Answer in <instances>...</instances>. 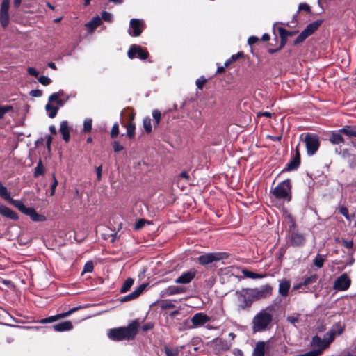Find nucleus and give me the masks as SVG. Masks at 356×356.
<instances>
[{"instance_id": "nucleus-21", "label": "nucleus", "mask_w": 356, "mask_h": 356, "mask_svg": "<svg viewBox=\"0 0 356 356\" xmlns=\"http://www.w3.org/2000/svg\"><path fill=\"white\" fill-rule=\"evenodd\" d=\"M291 288V282L286 279H282L279 280V294L282 297L288 296L289 289Z\"/></svg>"}, {"instance_id": "nucleus-36", "label": "nucleus", "mask_w": 356, "mask_h": 356, "mask_svg": "<svg viewBox=\"0 0 356 356\" xmlns=\"http://www.w3.org/2000/svg\"><path fill=\"white\" fill-rule=\"evenodd\" d=\"M325 261V256L318 254L314 258L313 263L317 268H321L323 266Z\"/></svg>"}, {"instance_id": "nucleus-49", "label": "nucleus", "mask_w": 356, "mask_h": 356, "mask_svg": "<svg viewBox=\"0 0 356 356\" xmlns=\"http://www.w3.org/2000/svg\"><path fill=\"white\" fill-rule=\"evenodd\" d=\"M206 82H207V79H205L203 77H201L196 80L195 83H196L197 88L201 90L203 88L204 85L206 83Z\"/></svg>"}, {"instance_id": "nucleus-47", "label": "nucleus", "mask_w": 356, "mask_h": 356, "mask_svg": "<svg viewBox=\"0 0 356 356\" xmlns=\"http://www.w3.org/2000/svg\"><path fill=\"white\" fill-rule=\"evenodd\" d=\"M135 125L132 123L129 124L127 127V136L129 138H132L134 136Z\"/></svg>"}, {"instance_id": "nucleus-63", "label": "nucleus", "mask_w": 356, "mask_h": 356, "mask_svg": "<svg viewBox=\"0 0 356 356\" xmlns=\"http://www.w3.org/2000/svg\"><path fill=\"white\" fill-rule=\"evenodd\" d=\"M303 286H305V284H304V282H300V283H298V284H295L293 286L292 290L293 291L299 290V289H302Z\"/></svg>"}, {"instance_id": "nucleus-15", "label": "nucleus", "mask_w": 356, "mask_h": 356, "mask_svg": "<svg viewBox=\"0 0 356 356\" xmlns=\"http://www.w3.org/2000/svg\"><path fill=\"white\" fill-rule=\"evenodd\" d=\"M221 258L220 253H207L200 256L197 258V261L200 264L206 265L213 261H219Z\"/></svg>"}, {"instance_id": "nucleus-59", "label": "nucleus", "mask_w": 356, "mask_h": 356, "mask_svg": "<svg viewBox=\"0 0 356 356\" xmlns=\"http://www.w3.org/2000/svg\"><path fill=\"white\" fill-rule=\"evenodd\" d=\"M298 9L299 10H304L307 12L310 11V8L307 3H300Z\"/></svg>"}, {"instance_id": "nucleus-42", "label": "nucleus", "mask_w": 356, "mask_h": 356, "mask_svg": "<svg viewBox=\"0 0 356 356\" xmlns=\"http://www.w3.org/2000/svg\"><path fill=\"white\" fill-rule=\"evenodd\" d=\"M101 19L102 20H104L108 22H111L113 20V15L111 13L108 12L104 11L102 13Z\"/></svg>"}, {"instance_id": "nucleus-33", "label": "nucleus", "mask_w": 356, "mask_h": 356, "mask_svg": "<svg viewBox=\"0 0 356 356\" xmlns=\"http://www.w3.org/2000/svg\"><path fill=\"white\" fill-rule=\"evenodd\" d=\"M341 134L342 133H333L332 134L330 138V141L332 143V144H336V145H339V144H341V143H343V138L341 136Z\"/></svg>"}, {"instance_id": "nucleus-23", "label": "nucleus", "mask_w": 356, "mask_h": 356, "mask_svg": "<svg viewBox=\"0 0 356 356\" xmlns=\"http://www.w3.org/2000/svg\"><path fill=\"white\" fill-rule=\"evenodd\" d=\"M53 327L56 332H64L71 330L73 325L71 321H66L53 325Z\"/></svg>"}, {"instance_id": "nucleus-20", "label": "nucleus", "mask_w": 356, "mask_h": 356, "mask_svg": "<svg viewBox=\"0 0 356 356\" xmlns=\"http://www.w3.org/2000/svg\"><path fill=\"white\" fill-rule=\"evenodd\" d=\"M70 130L71 128L69 122L67 120H63L60 122L59 132L62 135L63 139L66 142H69L70 139Z\"/></svg>"}, {"instance_id": "nucleus-51", "label": "nucleus", "mask_w": 356, "mask_h": 356, "mask_svg": "<svg viewBox=\"0 0 356 356\" xmlns=\"http://www.w3.org/2000/svg\"><path fill=\"white\" fill-rule=\"evenodd\" d=\"M307 36L305 35V34L302 32L300 33V34L297 37V38L294 40V44H298L299 43H301L303 42Z\"/></svg>"}, {"instance_id": "nucleus-5", "label": "nucleus", "mask_w": 356, "mask_h": 356, "mask_svg": "<svg viewBox=\"0 0 356 356\" xmlns=\"http://www.w3.org/2000/svg\"><path fill=\"white\" fill-rule=\"evenodd\" d=\"M291 188L290 181L284 180L274 188L273 194L276 198L289 202L291 200Z\"/></svg>"}, {"instance_id": "nucleus-56", "label": "nucleus", "mask_w": 356, "mask_h": 356, "mask_svg": "<svg viewBox=\"0 0 356 356\" xmlns=\"http://www.w3.org/2000/svg\"><path fill=\"white\" fill-rule=\"evenodd\" d=\"M27 72L30 75L34 76L35 77H38L39 74V72L33 67H29L27 69Z\"/></svg>"}, {"instance_id": "nucleus-60", "label": "nucleus", "mask_w": 356, "mask_h": 356, "mask_svg": "<svg viewBox=\"0 0 356 356\" xmlns=\"http://www.w3.org/2000/svg\"><path fill=\"white\" fill-rule=\"evenodd\" d=\"M258 41V38L256 36H251L248 38V42L249 45H252Z\"/></svg>"}, {"instance_id": "nucleus-27", "label": "nucleus", "mask_w": 356, "mask_h": 356, "mask_svg": "<svg viewBox=\"0 0 356 356\" xmlns=\"http://www.w3.org/2000/svg\"><path fill=\"white\" fill-rule=\"evenodd\" d=\"M299 164H300V152L298 151V147L297 146L296 148V156L291 161H290L288 163L286 170H292L296 169L298 167Z\"/></svg>"}, {"instance_id": "nucleus-4", "label": "nucleus", "mask_w": 356, "mask_h": 356, "mask_svg": "<svg viewBox=\"0 0 356 356\" xmlns=\"http://www.w3.org/2000/svg\"><path fill=\"white\" fill-rule=\"evenodd\" d=\"M250 288H243L234 293L236 305L238 312L249 309L254 302Z\"/></svg>"}, {"instance_id": "nucleus-43", "label": "nucleus", "mask_w": 356, "mask_h": 356, "mask_svg": "<svg viewBox=\"0 0 356 356\" xmlns=\"http://www.w3.org/2000/svg\"><path fill=\"white\" fill-rule=\"evenodd\" d=\"M316 279H317V275H316V274H314L309 277L305 278V280L303 281L305 286H307L312 283L315 282L316 281Z\"/></svg>"}, {"instance_id": "nucleus-31", "label": "nucleus", "mask_w": 356, "mask_h": 356, "mask_svg": "<svg viewBox=\"0 0 356 356\" xmlns=\"http://www.w3.org/2000/svg\"><path fill=\"white\" fill-rule=\"evenodd\" d=\"M339 132L344 134L348 137H356V127L345 126L339 130Z\"/></svg>"}, {"instance_id": "nucleus-61", "label": "nucleus", "mask_w": 356, "mask_h": 356, "mask_svg": "<svg viewBox=\"0 0 356 356\" xmlns=\"http://www.w3.org/2000/svg\"><path fill=\"white\" fill-rule=\"evenodd\" d=\"M102 166H99L96 168V175L97 181H100L102 177Z\"/></svg>"}, {"instance_id": "nucleus-19", "label": "nucleus", "mask_w": 356, "mask_h": 356, "mask_svg": "<svg viewBox=\"0 0 356 356\" xmlns=\"http://www.w3.org/2000/svg\"><path fill=\"white\" fill-rule=\"evenodd\" d=\"M147 284H143L139 286L136 290H134L132 293L121 298L120 302H127L138 298L145 289Z\"/></svg>"}, {"instance_id": "nucleus-3", "label": "nucleus", "mask_w": 356, "mask_h": 356, "mask_svg": "<svg viewBox=\"0 0 356 356\" xmlns=\"http://www.w3.org/2000/svg\"><path fill=\"white\" fill-rule=\"evenodd\" d=\"M71 97L70 95L65 93L63 90L50 95L48 102L45 106V111L48 116L50 118H55L59 108L63 106Z\"/></svg>"}, {"instance_id": "nucleus-37", "label": "nucleus", "mask_w": 356, "mask_h": 356, "mask_svg": "<svg viewBox=\"0 0 356 356\" xmlns=\"http://www.w3.org/2000/svg\"><path fill=\"white\" fill-rule=\"evenodd\" d=\"M102 19L99 16L94 17L92 20H90V32H92L95 28L100 26L102 24Z\"/></svg>"}, {"instance_id": "nucleus-46", "label": "nucleus", "mask_w": 356, "mask_h": 356, "mask_svg": "<svg viewBox=\"0 0 356 356\" xmlns=\"http://www.w3.org/2000/svg\"><path fill=\"white\" fill-rule=\"evenodd\" d=\"M299 317H300V314H295L287 316L286 319L290 323L295 325L296 323L298 322Z\"/></svg>"}, {"instance_id": "nucleus-22", "label": "nucleus", "mask_w": 356, "mask_h": 356, "mask_svg": "<svg viewBox=\"0 0 356 356\" xmlns=\"http://www.w3.org/2000/svg\"><path fill=\"white\" fill-rule=\"evenodd\" d=\"M195 273L192 271L186 272L182 273L179 277L175 280L177 284H188L194 277Z\"/></svg>"}, {"instance_id": "nucleus-53", "label": "nucleus", "mask_w": 356, "mask_h": 356, "mask_svg": "<svg viewBox=\"0 0 356 356\" xmlns=\"http://www.w3.org/2000/svg\"><path fill=\"white\" fill-rule=\"evenodd\" d=\"M12 109L10 106H0V119L2 118L6 113Z\"/></svg>"}, {"instance_id": "nucleus-7", "label": "nucleus", "mask_w": 356, "mask_h": 356, "mask_svg": "<svg viewBox=\"0 0 356 356\" xmlns=\"http://www.w3.org/2000/svg\"><path fill=\"white\" fill-rule=\"evenodd\" d=\"M253 301L266 298L272 295L273 287L270 284L262 285L258 288H250Z\"/></svg>"}, {"instance_id": "nucleus-14", "label": "nucleus", "mask_w": 356, "mask_h": 356, "mask_svg": "<svg viewBox=\"0 0 356 356\" xmlns=\"http://www.w3.org/2000/svg\"><path fill=\"white\" fill-rule=\"evenodd\" d=\"M213 343L214 346L213 349L218 354L229 350L232 346L231 341L222 339H216L213 340Z\"/></svg>"}, {"instance_id": "nucleus-6", "label": "nucleus", "mask_w": 356, "mask_h": 356, "mask_svg": "<svg viewBox=\"0 0 356 356\" xmlns=\"http://www.w3.org/2000/svg\"><path fill=\"white\" fill-rule=\"evenodd\" d=\"M334 339V333L333 331H330L325 336L324 339H321L319 337L315 336L312 339V346L315 349L314 350H320L321 354L327 348L330 343Z\"/></svg>"}, {"instance_id": "nucleus-50", "label": "nucleus", "mask_w": 356, "mask_h": 356, "mask_svg": "<svg viewBox=\"0 0 356 356\" xmlns=\"http://www.w3.org/2000/svg\"><path fill=\"white\" fill-rule=\"evenodd\" d=\"M319 355H321V351L320 350H312L309 351L307 353L298 355V356H318Z\"/></svg>"}, {"instance_id": "nucleus-58", "label": "nucleus", "mask_w": 356, "mask_h": 356, "mask_svg": "<svg viewBox=\"0 0 356 356\" xmlns=\"http://www.w3.org/2000/svg\"><path fill=\"white\" fill-rule=\"evenodd\" d=\"M52 176H53L54 182H53V184L51 185V195H54L55 189H56V186L58 184V181H57L56 177H55L54 174H53Z\"/></svg>"}, {"instance_id": "nucleus-62", "label": "nucleus", "mask_w": 356, "mask_h": 356, "mask_svg": "<svg viewBox=\"0 0 356 356\" xmlns=\"http://www.w3.org/2000/svg\"><path fill=\"white\" fill-rule=\"evenodd\" d=\"M173 307H174V305H173V304L170 301H165L161 305V307L163 308V309L172 308Z\"/></svg>"}, {"instance_id": "nucleus-12", "label": "nucleus", "mask_w": 356, "mask_h": 356, "mask_svg": "<svg viewBox=\"0 0 356 356\" xmlns=\"http://www.w3.org/2000/svg\"><path fill=\"white\" fill-rule=\"evenodd\" d=\"M351 284V280L346 273H343L337 278L335 280L333 289L337 291H346Z\"/></svg>"}, {"instance_id": "nucleus-35", "label": "nucleus", "mask_w": 356, "mask_h": 356, "mask_svg": "<svg viewBox=\"0 0 356 356\" xmlns=\"http://www.w3.org/2000/svg\"><path fill=\"white\" fill-rule=\"evenodd\" d=\"M244 277L251 279H259L264 277V275L257 274L251 271H249L246 269H243L241 270Z\"/></svg>"}, {"instance_id": "nucleus-54", "label": "nucleus", "mask_w": 356, "mask_h": 356, "mask_svg": "<svg viewBox=\"0 0 356 356\" xmlns=\"http://www.w3.org/2000/svg\"><path fill=\"white\" fill-rule=\"evenodd\" d=\"M331 331H333V332L334 333V336L336 335V334L340 335L343 332V327H341L340 325H336L335 327Z\"/></svg>"}, {"instance_id": "nucleus-30", "label": "nucleus", "mask_w": 356, "mask_h": 356, "mask_svg": "<svg viewBox=\"0 0 356 356\" xmlns=\"http://www.w3.org/2000/svg\"><path fill=\"white\" fill-rule=\"evenodd\" d=\"M278 32L282 40V45H284L286 43V38L289 36H291L296 33V31H289L282 27L278 28Z\"/></svg>"}, {"instance_id": "nucleus-16", "label": "nucleus", "mask_w": 356, "mask_h": 356, "mask_svg": "<svg viewBox=\"0 0 356 356\" xmlns=\"http://www.w3.org/2000/svg\"><path fill=\"white\" fill-rule=\"evenodd\" d=\"M270 341H259L256 343L253 349L252 356H265L266 352L268 350V343Z\"/></svg>"}, {"instance_id": "nucleus-55", "label": "nucleus", "mask_w": 356, "mask_h": 356, "mask_svg": "<svg viewBox=\"0 0 356 356\" xmlns=\"http://www.w3.org/2000/svg\"><path fill=\"white\" fill-rule=\"evenodd\" d=\"M113 148L115 152H118L123 149V146L118 141L113 143Z\"/></svg>"}, {"instance_id": "nucleus-13", "label": "nucleus", "mask_w": 356, "mask_h": 356, "mask_svg": "<svg viewBox=\"0 0 356 356\" xmlns=\"http://www.w3.org/2000/svg\"><path fill=\"white\" fill-rule=\"evenodd\" d=\"M127 55L131 59L138 57L142 60H145L148 56V52L142 49L140 46L133 44L129 47Z\"/></svg>"}, {"instance_id": "nucleus-52", "label": "nucleus", "mask_w": 356, "mask_h": 356, "mask_svg": "<svg viewBox=\"0 0 356 356\" xmlns=\"http://www.w3.org/2000/svg\"><path fill=\"white\" fill-rule=\"evenodd\" d=\"M165 353L166 354V356H178V351L176 350H172L168 347L165 346L164 348Z\"/></svg>"}, {"instance_id": "nucleus-2", "label": "nucleus", "mask_w": 356, "mask_h": 356, "mask_svg": "<svg viewBox=\"0 0 356 356\" xmlns=\"http://www.w3.org/2000/svg\"><path fill=\"white\" fill-rule=\"evenodd\" d=\"M140 324V323L138 320H134L127 327L110 329L108 331V337L113 341L131 339L137 334Z\"/></svg>"}, {"instance_id": "nucleus-44", "label": "nucleus", "mask_w": 356, "mask_h": 356, "mask_svg": "<svg viewBox=\"0 0 356 356\" xmlns=\"http://www.w3.org/2000/svg\"><path fill=\"white\" fill-rule=\"evenodd\" d=\"M38 81L44 86H48L51 83V79L46 76H41L38 77Z\"/></svg>"}, {"instance_id": "nucleus-29", "label": "nucleus", "mask_w": 356, "mask_h": 356, "mask_svg": "<svg viewBox=\"0 0 356 356\" xmlns=\"http://www.w3.org/2000/svg\"><path fill=\"white\" fill-rule=\"evenodd\" d=\"M184 292V290L181 286H170L165 289L163 291V295L172 296L175 294L182 293Z\"/></svg>"}, {"instance_id": "nucleus-40", "label": "nucleus", "mask_w": 356, "mask_h": 356, "mask_svg": "<svg viewBox=\"0 0 356 356\" xmlns=\"http://www.w3.org/2000/svg\"><path fill=\"white\" fill-rule=\"evenodd\" d=\"M143 127L147 133L152 131V122L149 118H146L143 120Z\"/></svg>"}, {"instance_id": "nucleus-11", "label": "nucleus", "mask_w": 356, "mask_h": 356, "mask_svg": "<svg viewBox=\"0 0 356 356\" xmlns=\"http://www.w3.org/2000/svg\"><path fill=\"white\" fill-rule=\"evenodd\" d=\"M10 0H3L0 10V22L3 28L8 26L10 22L8 13Z\"/></svg>"}, {"instance_id": "nucleus-26", "label": "nucleus", "mask_w": 356, "mask_h": 356, "mask_svg": "<svg viewBox=\"0 0 356 356\" xmlns=\"http://www.w3.org/2000/svg\"><path fill=\"white\" fill-rule=\"evenodd\" d=\"M291 243L293 245L300 246L305 243V239L302 234L299 233H292L291 234Z\"/></svg>"}, {"instance_id": "nucleus-18", "label": "nucleus", "mask_w": 356, "mask_h": 356, "mask_svg": "<svg viewBox=\"0 0 356 356\" xmlns=\"http://www.w3.org/2000/svg\"><path fill=\"white\" fill-rule=\"evenodd\" d=\"M79 308L80 307H74V308L70 309L67 312L58 314H57L56 316H50V317L42 319L40 321V323H51V322L56 321H57L58 319L64 318L65 317L69 316L71 314H72L73 312H76Z\"/></svg>"}, {"instance_id": "nucleus-34", "label": "nucleus", "mask_w": 356, "mask_h": 356, "mask_svg": "<svg viewBox=\"0 0 356 356\" xmlns=\"http://www.w3.org/2000/svg\"><path fill=\"white\" fill-rule=\"evenodd\" d=\"M134 282V279L130 278V277L127 278L124 281V284H122V286L120 290V293H125V292L128 291L131 289V287L133 286Z\"/></svg>"}, {"instance_id": "nucleus-45", "label": "nucleus", "mask_w": 356, "mask_h": 356, "mask_svg": "<svg viewBox=\"0 0 356 356\" xmlns=\"http://www.w3.org/2000/svg\"><path fill=\"white\" fill-rule=\"evenodd\" d=\"M119 134V125L116 122L113 125L111 131V136L112 138H115L117 137V136Z\"/></svg>"}, {"instance_id": "nucleus-25", "label": "nucleus", "mask_w": 356, "mask_h": 356, "mask_svg": "<svg viewBox=\"0 0 356 356\" xmlns=\"http://www.w3.org/2000/svg\"><path fill=\"white\" fill-rule=\"evenodd\" d=\"M321 22H322L321 20H318L310 23L302 32L304 33L306 36L309 37L312 33H314L316 30L318 29V28L321 24Z\"/></svg>"}, {"instance_id": "nucleus-38", "label": "nucleus", "mask_w": 356, "mask_h": 356, "mask_svg": "<svg viewBox=\"0 0 356 356\" xmlns=\"http://www.w3.org/2000/svg\"><path fill=\"white\" fill-rule=\"evenodd\" d=\"M243 56V52H238L236 54L232 55L229 59L225 62V67H228L232 63L236 61Z\"/></svg>"}, {"instance_id": "nucleus-41", "label": "nucleus", "mask_w": 356, "mask_h": 356, "mask_svg": "<svg viewBox=\"0 0 356 356\" xmlns=\"http://www.w3.org/2000/svg\"><path fill=\"white\" fill-rule=\"evenodd\" d=\"M146 224L149 225V222L144 220V219H139L136 223L135 224L134 229L136 230L142 229Z\"/></svg>"}, {"instance_id": "nucleus-48", "label": "nucleus", "mask_w": 356, "mask_h": 356, "mask_svg": "<svg viewBox=\"0 0 356 356\" xmlns=\"http://www.w3.org/2000/svg\"><path fill=\"white\" fill-rule=\"evenodd\" d=\"M152 117L155 120L156 124L158 125L161 120V113L158 110H154L152 111Z\"/></svg>"}, {"instance_id": "nucleus-17", "label": "nucleus", "mask_w": 356, "mask_h": 356, "mask_svg": "<svg viewBox=\"0 0 356 356\" xmlns=\"http://www.w3.org/2000/svg\"><path fill=\"white\" fill-rule=\"evenodd\" d=\"M211 318L207 314L200 312L195 314L191 318V322L195 327H200L209 322Z\"/></svg>"}, {"instance_id": "nucleus-32", "label": "nucleus", "mask_w": 356, "mask_h": 356, "mask_svg": "<svg viewBox=\"0 0 356 356\" xmlns=\"http://www.w3.org/2000/svg\"><path fill=\"white\" fill-rule=\"evenodd\" d=\"M238 270H239V269L238 268H235V267H233V266H230V267L226 268L223 270V274L222 275L221 279L224 280L225 276H227V277L229 276V277H237L236 274L238 273Z\"/></svg>"}, {"instance_id": "nucleus-9", "label": "nucleus", "mask_w": 356, "mask_h": 356, "mask_svg": "<svg viewBox=\"0 0 356 356\" xmlns=\"http://www.w3.org/2000/svg\"><path fill=\"white\" fill-rule=\"evenodd\" d=\"M13 203H15V207L21 212L29 216L32 220L35 222H40L45 220V217L44 216L38 214L33 208L26 207L21 201L14 202Z\"/></svg>"}, {"instance_id": "nucleus-39", "label": "nucleus", "mask_w": 356, "mask_h": 356, "mask_svg": "<svg viewBox=\"0 0 356 356\" xmlns=\"http://www.w3.org/2000/svg\"><path fill=\"white\" fill-rule=\"evenodd\" d=\"M44 172V167L42 164L41 161H40L38 162L37 166L35 168L34 177H37L40 175H43Z\"/></svg>"}, {"instance_id": "nucleus-1", "label": "nucleus", "mask_w": 356, "mask_h": 356, "mask_svg": "<svg viewBox=\"0 0 356 356\" xmlns=\"http://www.w3.org/2000/svg\"><path fill=\"white\" fill-rule=\"evenodd\" d=\"M273 319V316L270 307L261 309L252 318V332L257 333L269 330L272 326Z\"/></svg>"}, {"instance_id": "nucleus-10", "label": "nucleus", "mask_w": 356, "mask_h": 356, "mask_svg": "<svg viewBox=\"0 0 356 356\" xmlns=\"http://www.w3.org/2000/svg\"><path fill=\"white\" fill-rule=\"evenodd\" d=\"M145 24L143 19H131L129 22V33L134 37L139 36L145 29Z\"/></svg>"}, {"instance_id": "nucleus-57", "label": "nucleus", "mask_w": 356, "mask_h": 356, "mask_svg": "<svg viewBox=\"0 0 356 356\" xmlns=\"http://www.w3.org/2000/svg\"><path fill=\"white\" fill-rule=\"evenodd\" d=\"M339 212L346 217V219L349 220L348 210L345 207H341L339 209Z\"/></svg>"}, {"instance_id": "nucleus-8", "label": "nucleus", "mask_w": 356, "mask_h": 356, "mask_svg": "<svg viewBox=\"0 0 356 356\" xmlns=\"http://www.w3.org/2000/svg\"><path fill=\"white\" fill-rule=\"evenodd\" d=\"M303 142L305 145L307 152L309 155L314 154L319 147V139L316 134H305Z\"/></svg>"}, {"instance_id": "nucleus-28", "label": "nucleus", "mask_w": 356, "mask_h": 356, "mask_svg": "<svg viewBox=\"0 0 356 356\" xmlns=\"http://www.w3.org/2000/svg\"><path fill=\"white\" fill-rule=\"evenodd\" d=\"M0 196L4 200L8 201L13 206H15V203H13L14 202H19V200H15L10 197V193L1 183H0Z\"/></svg>"}, {"instance_id": "nucleus-24", "label": "nucleus", "mask_w": 356, "mask_h": 356, "mask_svg": "<svg viewBox=\"0 0 356 356\" xmlns=\"http://www.w3.org/2000/svg\"><path fill=\"white\" fill-rule=\"evenodd\" d=\"M0 213L3 216L9 218L14 220L18 219V216L15 211L3 205H0Z\"/></svg>"}, {"instance_id": "nucleus-64", "label": "nucleus", "mask_w": 356, "mask_h": 356, "mask_svg": "<svg viewBox=\"0 0 356 356\" xmlns=\"http://www.w3.org/2000/svg\"><path fill=\"white\" fill-rule=\"evenodd\" d=\"M349 165L352 168H356V156H353L351 160L349 161Z\"/></svg>"}]
</instances>
